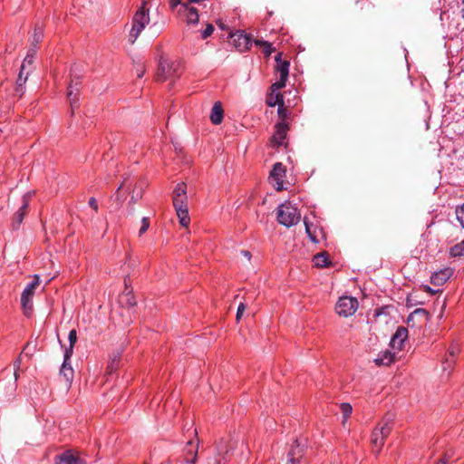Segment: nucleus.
Returning <instances> with one entry per match:
<instances>
[{
	"label": "nucleus",
	"mask_w": 464,
	"mask_h": 464,
	"mask_svg": "<svg viewBox=\"0 0 464 464\" xmlns=\"http://www.w3.org/2000/svg\"><path fill=\"white\" fill-rule=\"evenodd\" d=\"M246 306L244 303H240L238 307H237V316H236V319L237 321H239L241 316L243 315L245 310H246Z\"/></svg>",
	"instance_id": "40"
},
{
	"label": "nucleus",
	"mask_w": 464,
	"mask_h": 464,
	"mask_svg": "<svg viewBox=\"0 0 464 464\" xmlns=\"http://www.w3.org/2000/svg\"><path fill=\"white\" fill-rule=\"evenodd\" d=\"M32 72H33V70H31L30 68L24 69V66L21 65L20 72L18 73V77L16 80V86H15V94L17 96L22 97V95L24 94V85H25L27 79Z\"/></svg>",
	"instance_id": "18"
},
{
	"label": "nucleus",
	"mask_w": 464,
	"mask_h": 464,
	"mask_svg": "<svg viewBox=\"0 0 464 464\" xmlns=\"http://www.w3.org/2000/svg\"><path fill=\"white\" fill-rule=\"evenodd\" d=\"M81 84L80 78H72L68 86L67 95H71L72 92H80Z\"/></svg>",
	"instance_id": "31"
},
{
	"label": "nucleus",
	"mask_w": 464,
	"mask_h": 464,
	"mask_svg": "<svg viewBox=\"0 0 464 464\" xmlns=\"http://www.w3.org/2000/svg\"><path fill=\"white\" fill-rule=\"evenodd\" d=\"M285 178V168L281 162L274 164L270 171L269 179L271 184L276 190L280 191L284 188V179Z\"/></svg>",
	"instance_id": "9"
},
{
	"label": "nucleus",
	"mask_w": 464,
	"mask_h": 464,
	"mask_svg": "<svg viewBox=\"0 0 464 464\" xmlns=\"http://www.w3.org/2000/svg\"><path fill=\"white\" fill-rule=\"evenodd\" d=\"M395 356V353H392L389 350H385L378 354L374 362L377 365L388 366L394 362Z\"/></svg>",
	"instance_id": "22"
},
{
	"label": "nucleus",
	"mask_w": 464,
	"mask_h": 464,
	"mask_svg": "<svg viewBox=\"0 0 464 464\" xmlns=\"http://www.w3.org/2000/svg\"><path fill=\"white\" fill-rule=\"evenodd\" d=\"M281 56H282L281 53H277L276 56V72H279L280 78L278 81H276V82H274L271 85V91H273V92H276V91H278V90L284 88L285 86V83H286V81H287L288 75H289L290 63L286 60L283 61L281 59Z\"/></svg>",
	"instance_id": "7"
},
{
	"label": "nucleus",
	"mask_w": 464,
	"mask_h": 464,
	"mask_svg": "<svg viewBox=\"0 0 464 464\" xmlns=\"http://www.w3.org/2000/svg\"><path fill=\"white\" fill-rule=\"evenodd\" d=\"M142 75H143V72H139L138 77H142Z\"/></svg>",
	"instance_id": "51"
},
{
	"label": "nucleus",
	"mask_w": 464,
	"mask_h": 464,
	"mask_svg": "<svg viewBox=\"0 0 464 464\" xmlns=\"http://www.w3.org/2000/svg\"><path fill=\"white\" fill-rule=\"evenodd\" d=\"M413 315H421L423 316L424 320L427 321L428 320V316H429V314L428 312L425 310V309H422V308H417L411 314V316L409 317V319L413 316Z\"/></svg>",
	"instance_id": "39"
},
{
	"label": "nucleus",
	"mask_w": 464,
	"mask_h": 464,
	"mask_svg": "<svg viewBox=\"0 0 464 464\" xmlns=\"http://www.w3.org/2000/svg\"><path fill=\"white\" fill-rule=\"evenodd\" d=\"M276 218L281 225L290 227L299 222L301 214L295 206L285 201L277 208Z\"/></svg>",
	"instance_id": "4"
},
{
	"label": "nucleus",
	"mask_w": 464,
	"mask_h": 464,
	"mask_svg": "<svg viewBox=\"0 0 464 464\" xmlns=\"http://www.w3.org/2000/svg\"><path fill=\"white\" fill-rule=\"evenodd\" d=\"M182 8L187 11V22L188 24H198V10L194 7H188V5H182Z\"/></svg>",
	"instance_id": "27"
},
{
	"label": "nucleus",
	"mask_w": 464,
	"mask_h": 464,
	"mask_svg": "<svg viewBox=\"0 0 464 464\" xmlns=\"http://www.w3.org/2000/svg\"><path fill=\"white\" fill-rule=\"evenodd\" d=\"M453 269L450 267L443 268L432 274L430 283L438 286L442 285L453 276Z\"/></svg>",
	"instance_id": "17"
},
{
	"label": "nucleus",
	"mask_w": 464,
	"mask_h": 464,
	"mask_svg": "<svg viewBox=\"0 0 464 464\" xmlns=\"http://www.w3.org/2000/svg\"><path fill=\"white\" fill-rule=\"evenodd\" d=\"M122 187H123V183H121V184L119 186V188H118V189H117V190L119 191Z\"/></svg>",
	"instance_id": "52"
},
{
	"label": "nucleus",
	"mask_w": 464,
	"mask_h": 464,
	"mask_svg": "<svg viewBox=\"0 0 464 464\" xmlns=\"http://www.w3.org/2000/svg\"><path fill=\"white\" fill-rule=\"evenodd\" d=\"M451 255L454 256H464V239L451 248Z\"/></svg>",
	"instance_id": "34"
},
{
	"label": "nucleus",
	"mask_w": 464,
	"mask_h": 464,
	"mask_svg": "<svg viewBox=\"0 0 464 464\" xmlns=\"http://www.w3.org/2000/svg\"><path fill=\"white\" fill-rule=\"evenodd\" d=\"M118 357H119V356H115V357L112 359L111 362L108 365V367H107V371H108L109 372H112L114 370H116V369H117V367H118Z\"/></svg>",
	"instance_id": "41"
},
{
	"label": "nucleus",
	"mask_w": 464,
	"mask_h": 464,
	"mask_svg": "<svg viewBox=\"0 0 464 464\" xmlns=\"http://www.w3.org/2000/svg\"><path fill=\"white\" fill-rule=\"evenodd\" d=\"M41 280L38 275L33 276V281L29 283L21 295V305L26 317H30L33 313V298L36 288L40 285Z\"/></svg>",
	"instance_id": "5"
},
{
	"label": "nucleus",
	"mask_w": 464,
	"mask_h": 464,
	"mask_svg": "<svg viewBox=\"0 0 464 464\" xmlns=\"http://www.w3.org/2000/svg\"><path fill=\"white\" fill-rule=\"evenodd\" d=\"M282 107H283V106H279V108H278V114H279L280 116H282V114H283V109H282Z\"/></svg>",
	"instance_id": "49"
},
{
	"label": "nucleus",
	"mask_w": 464,
	"mask_h": 464,
	"mask_svg": "<svg viewBox=\"0 0 464 464\" xmlns=\"http://www.w3.org/2000/svg\"><path fill=\"white\" fill-rule=\"evenodd\" d=\"M71 358H66V354H63V362L60 369V374L63 376L66 382L72 383L74 376V371L70 363Z\"/></svg>",
	"instance_id": "20"
},
{
	"label": "nucleus",
	"mask_w": 464,
	"mask_h": 464,
	"mask_svg": "<svg viewBox=\"0 0 464 464\" xmlns=\"http://www.w3.org/2000/svg\"><path fill=\"white\" fill-rule=\"evenodd\" d=\"M340 408L343 414L344 419H347L352 413V411H353L352 405L350 403L344 402V403L341 404Z\"/></svg>",
	"instance_id": "36"
},
{
	"label": "nucleus",
	"mask_w": 464,
	"mask_h": 464,
	"mask_svg": "<svg viewBox=\"0 0 464 464\" xmlns=\"http://www.w3.org/2000/svg\"><path fill=\"white\" fill-rule=\"evenodd\" d=\"M276 92L277 91H276V92L272 91V93L270 94V96L266 100V104L269 107H275L276 104L278 106H283L284 105L283 95L280 92Z\"/></svg>",
	"instance_id": "28"
},
{
	"label": "nucleus",
	"mask_w": 464,
	"mask_h": 464,
	"mask_svg": "<svg viewBox=\"0 0 464 464\" xmlns=\"http://www.w3.org/2000/svg\"><path fill=\"white\" fill-rule=\"evenodd\" d=\"M314 263L318 267H326L330 264L327 253H319L314 256Z\"/></svg>",
	"instance_id": "29"
},
{
	"label": "nucleus",
	"mask_w": 464,
	"mask_h": 464,
	"mask_svg": "<svg viewBox=\"0 0 464 464\" xmlns=\"http://www.w3.org/2000/svg\"><path fill=\"white\" fill-rule=\"evenodd\" d=\"M30 197L31 196L29 193H26L24 195L22 206L14 213V218H13L12 226L14 228H18L19 226L22 224L24 218L25 217L26 212H27Z\"/></svg>",
	"instance_id": "15"
},
{
	"label": "nucleus",
	"mask_w": 464,
	"mask_h": 464,
	"mask_svg": "<svg viewBox=\"0 0 464 464\" xmlns=\"http://www.w3.org/2000/svg\"><path fill=\"white\" fill-rule=\"evenodd\" d=\"M147 1H143L141 6L137 10L132 18V26L130 32L129 42L133 44L140 33L150 23L149 9Z\"/></svg>",
	"instance_id": "2"
},
{
	"label": "nucleus",
	"mask_w": 464,
	"mask_h": 464,
	"mask_svg": "<svg viewBox=\"0 0 464 464\" xmlns=\"http://www.w3.org/2000/svg\"><path fill=\"white\" fill-rule=\"evenodd\" d=\"M305 232L310 240L314 243H319L321 239L324 238V233L321 227L310 223L306 218H304Z\"/></svg>",
	"instance_id": "13"
},
{
	"label": "nucleus",
	"mask_w": 464,
	"mask_h": 464,
	"mask_svg": "<svg viewBox=\"0 0 464 464\" xmlns=\"http://www.w3.org/2000/svg\"><path fill=\"white\" fill-rule=\"evenodd\" d=\"M459 352L460 348L457 343H452L450 345L446 353L445 360L442 362L443 371H449V372H450L455 363V357L459 353Z\"/></svg>",
	"instance_id": "14"
},
{
	"label": "nucleus",
	"mask_w": 464,
	"mask_h": 464,
	"mask_svg": "<svg viewBox=\"0 0 464 464\" xmlns=\"http://www.w3.org/2000/svg\"><path fill=\"white\" fill-rule=\"evenodd\" d=\"M358 305V300L355 297L341 296L336 303L335 310L340 316L348 317L356 312Z\"/></svg>",
	"instance_id": "8"
},
{
	"label": "nucleus",
	"mask_w": 464,
	"mask_h": 464,
	"mask_svg": "<svg viewBox=\"0 0 464 464\" xmlns=\"http://www.w3.org/2000/svg\"><path fill=\"white\" fill-rule=\"evenodd\" d=\"M408 329L404 326H399L392 335L390 345L393 350L401 351L403 348L404 342L408 338Z\"/></svg>",
	"instance_id": "10"
},
{
	"label": "nucleus",
	"mask_w": 464,
	"mask_h": 464,
	"mask_svg": "<svg viewBox=\"0 0 464 464\" xmlns=\"http://www.w3.org/2000/svg\"><path fill=\"white\" fill-rule=\"evenodd\" d=\"M181 73L180 63L177 61H169L160 57L156 79L158 82H165L171 77H179Z\"/></svg>",
	"instance_id": "6"
},
{
	"label": "nucleus",
	"mask_w": 464,
	"mask_h": 464,
	"mask_svg": "<svg viewBox=\"0 0 464 464\" xmlns=\"http://www.w3.org/2000/svg\"><path fill=\"white\" fill-rule=\"evenodd\" d=\"M186 452V464H195L198 455V446L194 445L192 441H188L185 448Z\"/></svg>",
	"instance_id": "23"
},
{
	"label": "nucleus",
	"mask_w": 464,
	"mask_h": 464,
	"mask_svg": "<svg viewBox=\"0 0 464 464\" xmlns=\"http://www.w3.org/2000/svg\"><path fill=\"white\" fill-rule=\"evenodd\" d=\"M304 451V447L295 440L287 454L288 459L285 464H300Z\"/></svg>",
	"instance_id": "16"
},
{
	"label": "nucleus",
	"mask_w": 464,
	"mask_h": 464,
	"mask_svg": "<svg viewBox=\"0 0 464 464\" xmlns=\"http://www.w3.org/2000/svg\"><path fill=\"white\" fill-rule=\"evenodd\" d=\"M256 44L261 46L263 48L264 53L267 56H269L274 51L272 44L268 42L256 40Z\"/></svg>",
	"instance_id": "33"
},
{
	"label": "nucleus",
	"mask_w": 464,
	"mask_h": 464,
	"mask_svg": "<svg viewBox=\"0 0 464 464\" xmlns=\"http://www.w3.org/2000/svg\"><path fill=\"white\" fill-rule=\"evenodd\" d=\"M150 227V220L148 218L141 219V227L139 230V237H141Z\"/></svg>",
	"instance_id": "37"
},
{
	"label": "nucleus",
	"mask_w": 464,
	"mask_h": 464,
	"mask_svg": "<svg viewBox=\"0 0 464 464\" xmlns=\"http://www.w3.org/2000/svg\"><path fill=\"white\" fill-rule=\"evenodd\" d=\"M181 3L179 0H169V7L171 10H175L178 5H179Z\"/></svg>",
	"instance_id": "43"
},
{
	"label": "nucleus",
	"mask_w": 464,
	"mask_h": 464,
	"mask_svg": "<svg viewBox=\"0 0 464 464\" xmlns=\"http://www.w3.org/2000/svg\"><path fill=\"white\" fill-rule=\"evenodd\" d=\"M288 130V124L285 121L278 122L276 125V132L271 138V142L274 146L279 147L285 143Z\"/></svg>",
	"instance_id": "12"
},
{
	"label": "nucleus",
	"mask_w": 464,
	"mask_h": 464,
	"mask_svg": "<svg viewBox=\"0 0 464 464\" xmlns=\"http://www.w3.org/2000/svg\"><path fill=\"white\" fill-rule=\"evenodd\" d=\"M456 216L458 221L460 223L461 227L464 228V203L456 208Z\"/></svg>",
	"instance_id": "35"
},
{
	"label": "nucleus",
	"mask_w": 464,
	"mask_h": 464,
	"mask_svg": "<svg viewBox=\"0 0 464 464\" xmlns=\"http://www.w3.org/2000/svg\"><path fill=\"white\" fill-rule=\"evenodd\" d=\"M79 93L80 92H72L71 95H67L69 102H70L72 114H73L74 110L78 109L80 106Z\"/></svg>",
	"instance_id": "32"
},
{
	"label": "nucleus",
	"mask_w": 464,
	"mask_h": 464,
	"mask_svg": "<svg viewBox=\"0 0 464 464\" xmlns=\"http://www.w3.org/2000/svg\"><path fill=\"white\" fill-rule=\"evenodd\" d=\"M423 290L426 293L430 294V295H435L438 292L437 290L432 289L429 285H423Z\"/></svg>",
	"instance_id": "44"
},
{
	"label": "nucleus",
	"mask_w": 464,
	"mask_h": 464,
	"mask_svg": "<svg viewBox=\"0 0 464 464\" xmlns=\"http://www.w3.org/2000/svg\"><path fill=\"white\" fill-rule=\"evenodd\" d=\"M173 207L179 218V224L187 227L190 223L188 208L187 185L184 182L177 184L172 195Z\"/></svg>",
	"instance_id": "1"
},
{
	"label": "nucleus",
	"mask_w": 464,
	"mask_h": 464,
	"mask_svg": "<svg viewBox=\"0 0 464 464\" xmlns=\"http://www.w3.org/2000/svg\"><path fill=\"white\" fill-rule=\"evenodd\" d=\"M137 199H138V197L136 198V197H134V195H132V196H131V199H130V200H131L132 202H136V201H137Z\"/></svg>",
	"instance_id": "50"
},
{
	"label": "nucleus",
	"mask_w": 464,
	"mask_h": 464,
	"mask_svg": "<svg viewBox=\"0 0 464 464\" xmlns=\"http://www.w3.org/2000/svg\"><path fill=\"white\" fill-rule=\"evenodd\" d=\"M43 37H44V29L42 26H36L34 28V34H33V39H32V44L31 45L32 46H36L38 45V44H40L43 40Z\"/></svg>",
	"instance_id": "30"
},
{
	"label": "nucleus",
	"mask_w": 464,
	"mask_h": 464,
	"mask_svg": "<svg viewBox=\"0 0 464 464\" xmlns=\"http://www.w3.org/2000/svg\"><path fill=\"white\" fill-rule=\"evenodd\" d=\"M20 363H21L20 359H17V360L14 362V366H15V367H17V368H19Z\"/></svg>",
	"instance_id": "48"
},
{
	"label": "nucleus",
	"mask_w": 464,
	"mask_h": 464,
	"mask_svg": "<svg viewBox=\"0 0 464 464\" xmlns=\"http://www.w3.org/2000/svg\"><path fill=\"white\" fill-rule=\"evenodd\" d=\"M69 339V347H67L64 351V354H66V358H71L73 353L74 344L77 342V332L75 329H72L68 335Z\"/></svg>",
	"instance_id": "26"
},
{
	"label": "nucleus",
	"mask_w": 464,
	"mask_h": 464,
	"mask_svg": "<svg viewBox=\"0 0 464 464\" xmlns=\"http://www.w3.org/2000/svg\"><path fill=\"white\" fill-rule=\"evenodd\" d=\"M449 459L447 457L441 458L437 464H448Z\"/></svg>",
	"instance_id": "46"
},
{
	"label": "nucleus",
	"mask_w": 464,
	"mask_h": 464,
	"mask_svg": "<svg viewBox=\"0 0 464 464\" xmlns=\"http://www.w3.org/2000/svg\"><path fill=\"white\" fill-rule=\"evenodd\" d=\"M210 121L213 124L218 125L224 118V110L220 102H216L211 109Z\"/></svg>",
	"instance_id": "21"
},
{
	"label": "nucleus",
	"mask_w": 464,
	"mask_h": 464,
	"mask_svg": "<svg viewBox=\"0 0 464 464\" xmlns=\"http://www.w3.org/2000/svg\"><path fill=\"white\" fill-rule=\"evenodd\" d=\"M216 464H227V460L225 459H224V460L218 459Z\"/></svg>",
	"instance_id": "47"
},
{
	"label": "nucleus",
	"mask_w": 464,
	"mask_h": 464,
	"mask_svg": "<svg viewBox=\"0 0 464 464\" xmlns=\"http://www.w3.org/2000/svg\"><path fill=\"white\" fill-rule=\"evenodd\" d=\"M89 206L95 211L98 212L99 206L95 198H90Z\"/></svg>",
	"instance_id": "42"
},
{
	"label": "nucleus",
	"mask_w": 464,
	"mask_h": 464,
	"mask_svg": "<svg viewBox=\"0 0 464 464\" xmlns=\"http://www.w3.org/2000/svg\"><path fill=\"white\" fill-rule=\"evenodd\" d=\"M214 31V26L211 24H207L205 30L201 34L202 39H207L208 36L212 34Z\"/></svg>",
	"instance_id": "38"
},
{
	"label": "nucleus",
	"mask_w": 464,
	"mask_h": 464,
	"mask_svg": "<svg viewBox=\"0 0 464 464\" xmlns=\"http://www.w3.org/2000/svg\"><path fill=\"white\" fill-rule=\"evenodd\" d=\"M242 255L246 257L248 260H250L251 258V253L247 250H242L241 251Z\"/></svg>",
	"instance_id": "45"
},
{
	"label": "nucleus",
	"mask_w": 464,
	"mask_h": 464,
	"mask_svg": "<svg viewBox=\"0 0 464 464\" xmlns=\"http://www.w3.org/2000/svg\"><path fill=\"white\" fill-rule=\"evenodd\" d=\"M37 48L35 45L34 46H30L28 51H27V53H26V56L24 57L23 63H22V66H24V68H30L31 70L34 69V57L36 55V53H37Z\"/></svg>",
	"instance_id": "25"
},
{
	"label": "nucleus",
	"mask_w": 464,
	"mask_h": 464,
	"mask_svg": "<svg viewBox=\"0 0 464 464\" xmlns=\"http://www.w3.org/2000/svg\"><path fill=\"white\" fill-rule=\"evenodd\" d=\"M235 46L240 51L244 52L250 48L251 39L244 32H237L231 35Z\"/></svg>",
	"instance_id": "19"
},
{
	"label": "nucleus",
	"mask_w": 464,
	"mask_h": 464,
	"mask_svg": "<svg viewBox=\"0 0 464 464\" xmlns=\"http://www.w3.org/2000/svg\"><path fill=\"white\" fill-rule=\"evenodd\" d=\"M392 420H383L372 430L371 442L372 445V451L376 456L380 454L386 438L390 435L392 430Z\"/></svg>",
	"instance_id": "3"
},
{
	"label": "nucleus",
	"mask_w": 464,
	"mask_h": 464,
	"mask_svg": "<svg viewBox=\"0 0 464 464\" xmlns=\"http://www.w3.org/2000/svg\"><path fill=\"white\" fill-rule=\"evenodd\" d=\"M119 302L122 306L133 307L136 305V299L131 290H128L126 286L125 291L120 295Z\"/></svg>",
	"instance_id": "24"
},
{
	"label": "nucleus",
	"mask_w": 464,
	"mask_h": 464,
	"mask_svg": "<svg viewBox=\"0 0 464 464\" xmlns=\"http://www.w3.org/2000/svg\"><path fill=\"white\" fill-rule=\"evenodd\" d=\"M55 464H87V461L79 454L67 450L56 456Z\"/></svg>",
	"instance_id": "11"
}]
</instances>
